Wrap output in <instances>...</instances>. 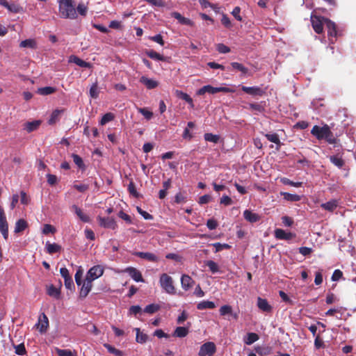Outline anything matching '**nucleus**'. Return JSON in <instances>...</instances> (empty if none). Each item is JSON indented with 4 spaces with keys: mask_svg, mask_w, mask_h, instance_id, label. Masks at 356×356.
Segmentation results:
<instances>
[{
    "mask_svg": "<svg viewBox=\"0 0 356 356\" xmlns=\"http://www.w3.org/2000/svg\"><path fill=\"white\" fill-rule=\"evenodd\" d=\"M88 8L83 3H79L77 6L72 0H59L58 11L61 18L76 19L78 14L83 17L87 15Z\"/></svg>",
    "mask_w": 356,
    "mask_h": 356,
    "instance_id": "f257e3e1",
    "label": "nucleus"
},
{
    "mask_svg": "<svg viewBox=\"0 0 356 356\" xmlns=\"http://www.w3.org/2000/svg\"><path fill=\"white\" fill-rule=\"evenodd\" d=\"M159 282L163 289L169 294L175 293V288L173 285L172 278L167 273H163L160 276Z\"/></svg>",
    "mask_w": 356,
    "mask_h": 356,
    "instance_id": "f03ea898",
    "label": "nucleus"
},
{
    "mask_svg": "<svg viewBox=\"0 0 356 356\" xmlns=\"http://www.w3.org/2000/svg\"><path fill=\"white\" fill-rule=\"evenodd\" d=\"M220 92L228 93V92H234V90L233 89H232L230 88H227V87H213L211 85H207V86H204L203 87L200 88L197 92V95H203L206 92H208L210 94H215V93Z\"/></svg>",
    "mask_w": 356,
    "mask_h": 356,
    "instance_id": "7ed1b4c3",
    "label": "nucleus"
},
{
    "mask_svg": "<svg viewBox=\"0 0 356 356\" xmlns=\"http://www.w3.org/2000/svg\"><path fill=\"white\" fill-rule=\"evenodd\" d=\"M104 272V268L101 265H96L90 268L87 272L86 279L90 280V282H93L97 278L100 277Z\"/></svg>",
    "mask_w": 356,
    "mask_h": 356,
    "instance_id": "20e7f679",
    "label": "nucleus"
},
{
    "mask_svg": "<svg viewBox=\"0 0 356 356\" xmlns=\"http://www.w3.org/2000/svg\"><path fill=\"white\" fill-rule=\"evenodd\" d=\"M216 352V346L213 342L208 341L200 346L199 356H212Z\"/></svg>",
    "mask_w": 356,
    "mask_h": 356,
    "instance_id": "39448f33",
    "label": "nucleus"
},
{
    "mask_svg": "<svg viewBox=\"0 0 356 356\" xmlns=\"http://www.w3.org/2000/svg\"><path fill=\"white\" fill-rule=\"evenodd\" d=\"M325 24L327 29L329 40L331 43H334L337 37V26L334 22L327 18H323Z\"/></svg>",
    "mask_w": 356,
    "mask_h": 356,
    "instance_id": "423d86ee",
    "label": "nucleus"
},
{
    "mask_svg": "<svg viewBox=\"0 0 356 356\" xmlns=\"http://www.w3.org/2000/svg\"><path fill=\"white\" fill-rule=\"evenodd\" d=\"M97 220L99 225L106 229H115L118 226L115 219L112 217H102L99 216Z\"/></svg>",
    "mask_w": 356,
    "mask_h": 356,
    "instance_id": "0eeeda50",
    "label": "nucleus"
},
{
    "mask_svg": "<svg viewBox=\"0 0 356 356\" xmlns=\"http://www.w3.org/2000/svg\"><path fill=\"white\" fill-rule=\"evenodd\" d=\"M0 232L5 240L8 238V223L3 209L0 206Z\"/></svg>",
    "mask_w": 356,
    "mask_h": 356,
    "instance_id": "6e6552de",
    "label": "nucleus"
},
{
    "mask_svg": "<svg viewBox=\"0 0 356 356\" xmlns=\"http://www.w3.org/2000/svg\"><path fill=\"white\" fill-rule=\"evenodd\" d=\"M329 127H330L327 124H325L323 127L314 125L311 130V134L313 136H314L318 140H323L325 137L326 133Z\"/></svg>",
    "mask_w": 356,
    "mask_h": 356,
    "instance_id": "1a4fd4ad",
    "label": "nucleus"
},
{
    "mask_svg": "<svg viewBox=\"0 0 356 356\" xmlns=\"http://www.w3.org/2000/svg\"><path fill=\"white\" fill-rule=\"evenodd\" d=\"M324 17L318 16H312L311 22L312 27L316 33H321L323 31V24H325Z\"/></svg>",
    "mask_w": 356,
    "mask_h": 356,
    "instance_id": "9d476101",
    "label": "nucleus"
},
{
    "mask_svg": "<svg viewBox=\"0 0 356 356\" xmlns=\"http://www.w3.org/2000/svg\"><path fill=\"white\" fill-rule=\"evenodd\" d=\"M35 326L40 333H44L47 332L49 327V319L44 313H42L40 315L38 322L36 323Z\"/></svg>",
    "mask_w": 356,
    "mask_h": 356,
    "instance_id": "9b49d317",
    "label": "nucleus"
},
{
    "mask_svg": "<svg viewBox=\"0 0 356 356\" xmlns=\"http://www.w3.org/2000/svg\"><path fill=\"white\" fill-rule=\"evenodd\" d=\"M241 90L244 92H245L248 95H250L252 96L261 97L266 93L264 90H263L262 88H261L260 87H258V86L248 87V86H242Z\"/></svg>",
    "mask_w": 356,
    "mask_h": 356,
    "instance_id": "f8f14e48",
    "label": "nucleus"
},
{
    "mask_svg": "<svg viewBox=\"0 0 356 356\" xmlns=\"http://www.w3.org/2000/svg\"><path fill=\"white\" fill-rule=\"evenodd\" d=\"M92 287V282L85 278L79 290V298L84 299L90 292Z\"/></svg>",
    "mask_w": 356,
    "mask_h": 356,
    "instance_id": "ddd939ff",
    "label": "nucleus"
},
{
    "mask_svg": "<svg viewBox=\"0 0 356 356\" xmlns=\"http://www.w3.org/2000/svg\"><path fill=\"white\" fill-rule=\"evenodd\" d=\"M125 273H127L129 276L136 282H144L145 280L142 276L141 273L134 267H128L124 269V270Z\"/></svg>",
    "mask_w": 356,
    "mask_h": 356,
    "instance_id": "4468645a",
    "label": "nucleus"
},
{
    "mask_svg": "<svg viewBox=\"0 0 356 356\" xmlns=\"http://www.w3.org/2000/svg\"><path fill=\"white\" fill-rule=\"evenodd\" d=\"M133 255L152 262H157L159 261L158 257L152 252H135L133 253Z\"/></svg>",
    "mask_w": 356,
    "mask_h": 356,
    "instance_id": "2eb2a0df",
    "label": "nucleus"
},
{
    "mask_svg": "<svg viewBox=\"0 0 356 356\" xmlns=\"http://www.w3.org/2000/svg\"><path fill=\"white\" fill-rule=\"evenodd\" d=\"M295 234L291 232H286L282 229H276L275 231V236L280 240H291L295 237Z\"/></svg>",
    "mask_w": 356,
    "mask_h": 356,
    "instance_id": "dca6fc26",
    "label": "nucleus"
},
{
    "mask_svg": "<svg viewBox=\"0 0 356 356\" xmlns=\"http://www.w3.org/2000/svg\"><path fill=\"white\" fill-rule=\"evenodd\" d=\"M69 62L75 63L76 65L81 67L92 68V65L90 63L86 62L74 55L70 56Z\"/></svg>",
    "mask_w": 356,
    "mask_h": 356,
    "instance_id": "f3484780",
    "label": "nucleus"
},
{
    "mask_svg": "<svg viewBox=\"0 0 356 356\" xmlns=\"http://www.w3.org/2000/svg\"><path fill=\"white\" fill-rule=\"evenodd\" d=\"M257 307L264 312H271L273 309L272 306L268 303L267 300L260 297L257 298Z\"/></svg>",
    "mask_w": 356,
    "mask_h": 356,
    "instance_id": "a211bd4d",
    "label": "nucleus"
},
{
    "mask_svg": "<svg viewBox=\"0 0 356 356\" xmlns=\"http://www.w3.org/2000/svg\"><path fill=\"white\" fill-rule=\"evenodd\" d=\"M140 82L145 86V87L149 89H154L159 86V82L152 79H149L145 76H143L140 78Z\"/></svg>",
    "mask_w": 356,
    "mask_h": 356,
    "instance_id": "6ab92c4d",
    "label": "nucleus"
},
{
    "mask_svg": "<svg viewBox=\"0 0 356 356\" xmlns=\"http://www.w3.org/2000/svg\"><path fill=\"white\" fill-rule=\"evenodd\" d=\"M339 206V201L335 199H332L325 203H322L321 207L325 211L329 212H333Z\"/></svg>",
    "mask_w": 356,
    "mask_h": 356,
    "instance_id": "aec40b11",
    "label": "nucleus"
},
{
    "mask_svg": "<svg viewBox=\"0 0 356 356\" xmlns=\"http://www.w3.org/2000/svg\"><path fill=\"white\" fill-rule=\"evenodd\" d=\"M172 17L175 18L179 21V22L181 24L183 25H187L190 26H193V22L190 19L183 17L178 12H173L171 13Z\"/></svg>",
    "mask_w": 356,
    "mask_h": 356,
    "instance_id": "412c9836",
    "label": "nucleus"
},
{
    "mask_svg": "<svg viewBox=\"0 0 356 356\" xmlns=\"http://www.w3.org/2000/svg\"><path fill=\"white\" fill-rule=\"evenodd\" d=\"M28 226L29 225L27 221L23 218H21L15 222L14 232L15 234L21 233L24 232L28 227Z\"/></svg>",
    "mask_w": 356,
    "mask_h": 356,
    "instance_id": "4be33fe9",
    "label": "nucleus"
},
{
    "mask_svg": "<svg viewBox=\"0 0 356 356\" xmlns=\"http://www.w3.org/2000/svg\"><path fill=\"white\" fill-rule=\"evenodd\" d=\"M243 217L247 221L252 223L256 222L260 220V216L257 213H253L249 210L244 211Z\"/></svg>",
    "mask_w": 356,
    "mask_h": 356,
    "instance_id": "5701e85b",
    "label": "nucleus"
},
{
    "mask_svg": "<svg viewBox=\"0 0 356 356\" xmlns=\"http://www.w3.org/2000/svg\"><path fill=\"white\" fill-rule=\"evenodd\" d=\"M45 248L47 253L53 254L54 253L59 252L61 250L62 247L57 243H50L47 241L45 245Z\"/></svg>",
    "mask_w": 356,
    "mask_h": 356,
    "instance_id": "b1692460",
    "label": "nucleus"
},
{
    "mask_svg": "<svg viewBox=\"0 0 356 356\" xmlns=\"http://www.w3.org/2000/svg\"><path fill=\"white\" fill-rule=\"evenodd\" d=\"M72 209L74 211L75 213L77 215V216L81 221H83V222H90V217L87 214L84 213L81 209H80L75 204L72 205Z\"/></svg>",
    "mask_w": 356,
    "mask_h": 356,
    "instance_id": "393cba45",
    "label": "nucleus"
},
{
    "mask_svg": "<svg viewBox=\"0 0 356 356\" xmlns=\"http://www.w3.org/2000/svg\"><path fill=\"white\" fill-rule=\"evenodd\" d=\"M181 283L182 288L187 291L192 287L193 281L189 275H183L181 278Z\"/></svg>",
    "mask_w": 356,
    "mask_h": 356,
    "instance_id": "a878e982",
    "label": "nucleus"
},
{
    "mask_svg": "<svg viewBox=\"0 0 356 356\" xmlns=\"http://www.w3.org/2000/svg\"><path fill=\"white\" fill-rule=\"evenodd\" d=\"M146 54L148 57H149L152 59L156 60H161V61H168L169 58L165 57L163 55H161L160 54L157 53L154 50H148L146 51Z\"/></svg>",
    "mask_w": 356,
    "mask_h": 356,
    "instance_id": "bb28decb",
    "label": "nucleus"
},
{
    "mask_svg": "<svg viewBox=\"0 0 356 356\" xmlns=\"http://www.w3.org/2000/svg\"><path fill=\"white\" fill-rule=\"evenodd\" d=\"M47 293L49 296L53 297V298L58 300L60 298V288H56L53 284H51L47 288Z\"/></svg>",
    "mask_w": 356,
    "mask_h": 356,
    "instance_id": "cd10ccee",
    "label": "nucleus"
},
{
    "mask_svg": "<svg viewBox=\"0 0 356 356\" xmlns=\"http://www.w3.org/2000/svg\"><path fill=\"white\" fill-rule=\"evenodd\" d=\"M65 111V109H56L54 110L49 120V124H55L57 121L60 119V115L61 113H63Z\"/></svg>",
    "mask_w": 356,
    "mask_h": 356,
    "instance_id": "c85d7f7f",
    "label": "nucleus"
},
{
    "mask_svg": "<svg viewBox=\"0 0 356 356\" xmlns=\"http://www.w3.org/2000/svg\"><path fill=\"white\" fill-rule=\"evenodd\" d=\"M280 194L285 200L289 202H298L301 200L300 196L297 194H291L287 192H281Z\"/></svg>",
    "mask_w": 356,
    "mask_h": 356,
    "instance_id": "c756f323",
    "label": "nucleus"
},
{
    "mask_svg": "<svg viewBox=\"0 0 356 356\" xmlns=\"http://www.w3.org/2000/svg\"><path fill=\"white\" fill-rule=\"evenodd\" d=\"M216 305L213 302L209 300H203L199 302L197 305V309L203 310L207 309H214Z\"/></svg>",
    "mask_w": 356,
    "mask_h": 356,
    "instance_id": "7c9ffc66",
    "label": "nucleus"
},
{
    "mask_svg": "<svg viewBox=\"0 0 356 356\" xmlns=\"http://www.w3.org/2000/svg\"><path fill=\"white\" fill-rule=\"evenodd\" d=\"M40 120H34L32 122H28L25 124V129L27 131V132L31 133L35 130H36L40 124Z\"/></svg>",
    "mask_w": 356,
    "mask_h": 356,
    "instance_id": "2f4dec72",
    "label": "nucleus"
},
{
    "mask_svg": "<svg viewBox=\"0 0 356 356\" xmlns=\"http://www.w3.org/2000/svg\"><path fill=\"white\" fill-rule=\"evenodd\" d=\"M188 334V329L187 327H177L175 329L172 335H173V337L183 338V337H185L186 336H187Z\"/></svg>",
    "mask_w": 356,
    "mask_h": 356,
    "instance_id": "473e14b6",
    "label": "nucleus"
},
{
    "mask_svg": "<svg viewBox=\"0 0 356 356\" xmlns=\"http://www.w3.org/2000/svg\"><path fill=\"white\" fill-rule=\"evenodd\" d=\"M134 330L136 332V340L138 343H144L147 341L148 336L146 334L141 332L140 328L136 327Z\"/></svg>",
    "mask_w": 356,
    "mask_h": 356,
    "instance_id": "72a5a7b5",
    "label": "nucleus"
},
{
    "mask_svg": "<svg viewBox=\"0 0 356 356\" xmlns=\"http://www.w3.org/2000/svg\"><path fill=\"white\" fill-rule=\"evenodd\" d=\"M56 88L51 86H46L38 89V93L41 95H48L54 93Z\"/></svg>",
    "mask_w": 356,
    "mask_h": 356,
    "instance_id": "f704fd0d",
    "label": "nucleus"
},
{
    "mask_svg": "<svg viewBox=\"0 0 356 356\" xmlns=\"http://www.w3.org/2000/svg\"><path fill=\"white\" fill-rule=\"evenodd\" d=\"M330 161L334 165L338 167L339 168H341L344 165V161L341 157L337 156H330Z\"/></svg>",
    "mask_w": 356,
    "mask_h": 356,
    "instance_id": "c9c22d12",
    "label": "nucleus"
},
{
    "mask_svg": "<svg viewBox=\"0 0 356 356\" xmlns=\"http://www.w3.org/2000/svg\"><path fill=\"white\" fill-rule=\"evenodd\" d=\"M19 47L22 48L29 47V48H31V49H35L36 48V42L33 39H26L20 42Z\"/></svg>",
    "mask_w": 356,
    "mask_h": 356,
    "instance_id": "e433bc0d",
    "label": "nucleus"
},
{
    "mask_svg": "<svg viewBox=\"0 0 356 356\" xmlns=\"http://www.w3.org/2000/svg\"><path fill=\"white\" fill-rule=\"evenodd\" d=\"M56 353L58 356H76V351H71L69 349H60L56 348Z\"/></svg>",
    "mask_w": 356,
    "mask_h": 356,
    "instance_id": "4c0bfd02",
    "label": "nucleus"
},
{
    "mask_svg": "<svg viewBox=\"0 0 356 356\" xmlns=\"http://www.w3.org/2000/svg\"><path fill=\"white\" fill-rule=\"evenodd\" d=\"M204 138L206 141L212 142L213 143H218L220 140V136L218 135L213 134L211 133L204 134Z\"/></svg>",
    "mask_w": 356,
    "mask_h": 356,
    "instance_id": "58836bf2",
    "label": "nucleus"
},
{
    "mask_svg": "<svg viewBox=\"0 0 356 356\" xmlns=\"http://www.w3.org/2000/svg\"><path fill=\"white\" fill-rule=\"evenodd\" d=\"M265 137L270 142L277 145L278 146L281 145V142L279 138L278 134H266Z\"/></svg>",
    "mask_w": 356,
    "mask_h": 356,
    "instance_id": "ea45409f",
    "label": "nucleus"
},
{
    "mask_svg": "<svg viewBox=\"0 0 356 356\" xmlns=\"http://www.w3.org/2000/svg\"><path fill=\"white\" fill-rule=\"evenodd\" d=\"M15 348V353L18 355H24L26 354V350L24 343L18 345L13 344Z\"/></svg>",
    "mask_w": 356,
    "mask_h": 356,
    "instance_id": "a19ab883",
    "label": "nucleus"
},
{
    "mask_svg": "<svg viewBox=\"0 0 356 356\" xmlns=\"http://www.w3.org/2000/svg\"><path fill=\"white\" fill-rule=\"evenodd\" d=\"M259 339V335L254 332H250L247 334V337L245 339V343L247 345H250Z\"/></svg>",
    "mask_w": 356,
    "mask_h": 356,
    "instance_id": "79ce46f5",
    "label": "nucleus"
},
{
    "mask_svg": "<svg viewBox=\"0 0 356 356\" xmlns=\"http://www.w3.org/2000/svg\"><path fill=\"white\" fill-rule=\"evenodd\" d=\"M324 140H325L329 144H336L337 142V138L334 136L330 127L326 133Z\"/></svg>",
    "mask_w": 356,
    "mask_h": 356,
    "instance_id": "37998d69",
    "label": "nucleus"
},
{
    "mask_svg": "<svg viewBox=\"0 0 356 356\" xmlns=\"http://www.w3.org/2000/svg\"><path fill=\"white\" fill-rule=\"evenodd\" d=\"M160 309V306L156 304H150L147 305L144 309V312L152 314Z\"/></svg>",
    "mask_w": 356,
    "mask_h": 356,
    "instance_id": "c03bdc74",
    "label": "nucleus"
},
{
    "mask_svg": "<svg viewBox=\"0 0 356 356\" xmlns=\"http://www.w3.org/2000/svg\"><path fill=\"white\" fill-rule=\"evenodd\" d=\"M231 65L233 67V69L240 71L243 74H247L248 72V69L246 67H245L243 65H242L239 63L232 62L231 63Z\"/></svg>",
    "mask_w": 356,
    "mask_h": 356,
    "instance_id": "a18cd8bd",
    "label": "nucleus"
},
{
    "mask_svg": "<svg viewBox=\"0 0 356 356\" xmlns=\"http://www.w3.org/2000/svg\"><path fill=\"white\" fill-rule=\"evenodd\" d=\"M114 118H115V115H114L113 113H107L104 114L102 116V119H101V120L99 122V124L101 125H104L106 123L113 120Z\"/></svg>",
    "mask_w": 356,
    "mask_h": 356,
    "instance_id": "49530a36",
    "label": "nucleus"
},
{
    "mask_svg": "<svg viewBox=\"0 0 356 356\" xmlns=\"http://www.w3.org/2000/svg\"><path fill=\"white\" fill-rule=\"evenodd\" d=\"M72 157L73 159L74 163L81 169L85 168V165L82 158L76 154H72Z\"/></svg>",
    "mask_w": 356,
    "mask_h": 356,
    "instance_id": "de8ad7c7",
    "label": "nucleus"
},
{
    "mask_svg": "<svg viewBox=\"0 0 356 356\" xmlns=\"http://www.w3.org/2000/svg\"><path fill=\"white\" fill-rule=\"evenodd\" d=\"M104 347L108 350V351L111 353L114 354L116 356H122L123 353L122 351L116 349L115 347L112 346L110 344L106 343L104 344Z\"/></svg>",
    "mask_w": 356,
    "mask_h": 356,
    "instance_id": "09e8293b",
    "label": "nucleus"
},
{
    "mask_svg": "<svg viewBox=\"0 0 356 356\" xmlns=\"http://www.w3.org/2000/svg\"><path fill=\"white\" fill-rule=\"evenodd\" d=\"M206 266L209 267V270L213 273H217L219 271V268H218V264L212 260L207 261Z\"/></svg>",
    "mask_w": 356,
    "mask_h": 356,
    "instance_id": "8fccbe9b",
    "label": "nucleus"
},
{
    "mask_svg": "<svg viewBox=\"0 0 356 356\" xmlns=\"http://www.w3.org/2000/svg\"><path fill=\"white\" fill-rule=\"evenodd\" d=\"M219 312L221 316L232 314V308L230 305H225L220 308Z\"/></svg>",
    "mask_w": 356,
    "mask_h": 356,
    "instance_id": "3c124183",
    "label": "nucleus"
},
{
    "mask_svg": "<svg viewBox=\"0 0 356 356\" xmlns=\"http://www.w3.org/2000/svg\"><path fill=\"white\" fill-rule=\"evenodd\" d=\"M6 8L10 13H19L23 10L22 7H21L20 6L15 4V3H12V4L8 3V7H7Z\"/></svg>",
    "mask_w": 356,
    "mask_h": 356,
    "instance_id": "603ef678",
    "label": "nucleus"
},
{
    "mask_svg": "<svg viewBox=\"0 0 356 356\" xmlns=\"http://www.w3.org/2000/svg\"><path fill=\"white\" fill-rule=\"evenodd\" d=\"M281 182L284 185H289L294 187H300L302 186V182H294L286 177L282 178Z\"/></svg>",
    "mask_w": 356,
    "mask_h": 356,
    "instance_id": "864d4df0",
    "label": "nucleus"
},
{
    "mask_svg": "<svg viewBox=\"0 0 356 356\" xmlns=\"http://www.w3.org/2000/svg\"><path fill=\"white\" fill-rule=\"evenodd\" d=\"M128 191L134 197H138L139 193L137 192L135 184L133 181H131L128 185Z\"/></svg>",
    "mask_w": 356,
    "mask_h": 356,
    "instance_id": "5fc2aeb1",
    "label": "nucleus"
},
{
    "mask_svg": "<svg viewBox=\"0 0 356 356\" xmlns=\"http://www.w3.org/2000/svg\"><path fill=\"white\" fill-rule=\"evenodd\" d=\"M213 245L216 248V252L222 251V250L225 249L228 250L231 248V246L227 243H215L213 244Z\"/></svg>",
    "mask_w": 356,
    "mask_h": 356,
    "instance_id": "6e6d98bb",
    "label": "nucleus"
},
{
    "mask_svg": "<svg viewBox=\"0 0 356 356\" xmlns=\"http://www.w3.org/2000/svg\"><path fill=\"white\" fill-rule=\"evenodd\" d=\"M90 95L92 98L96 99L99 96V90L97 83H93L90 88Z\"/></svg>",
    "mask_w": 356,
    "mask_h": 356,
    "instance_id": "4d7b16f0",
    "label": "nucleus"
},
{
    "mask_svg": "<svg viewBox=\"0 0 356 356\" xmlns=\"http://www.w3.org/2000/svg\"><path fill=\"white\" fill-rule=\"evenodd\" d=\"M176 94L179 98H180L183 100H185L187 103L191 102L192 98L188 94H186L181 90H177Z\"/></svg>",
    "mask_w": 356,
    "mask_h": 356,
    "instance_id": "13d9d810",
    "label": "nucleus"
},
{
    "mask_svg": "<svg viewBox=\"0 0 356 356\" xmlns=\"http://www.w3.org/2000/svg\"><path fill=\"white\" fill-rule=\"evenodd\" d=\"M165 258L168 259H172L177 262H181L183 257L175 253H168L165 255Z\"/></svg>",
    "mask_w": 356,
    "mask_h": 356,
    "instance_id": "bf43d9fd",
    "label": "nucleus"
},
{
    "mask_svg": "<svg viewBox=\"0 0 356 356\" xmlns=\"http://www.w3.org/2000/svg\"><path fill=\"white\" fill-rule=\"evenodd\" d=\"M216 49L221 54H227L230 51V48L222 43L218 44Z\"/></svg>",
    "mask_w": 356,
    "mask_h": 356,
    "instance_id": "052dcab7",
    "label": "nucleus"
},
{
    "mask_svg": "<svg viewBox=\"0 0 356 356\" xmlns=\"http://www.w3.org/2000/svg\"><path fill=\"white\" fill-rule=\"evenodd\" d=\"M232 203H233V201H232V198L226 195H222V197L220 198V204H223L225 206H229V205L232 204Z\"/></svg>",
    "mask_w": 356,
    "mask_h": 356,
    "instance_id": "680f3d73",
    "label": "nucleus"
},
{
    "mask_svg": "<svg viewBox=\"0 0 356 356\" xmlns=\"http://www.w3.org/2000/svg\"><path fill=\"white\" fill-rule=\"evenodd\" d=\"M56 232V229L54 226L49 224H45L44 225L42 233L44 234H48L49 233L54 234Z\"/></svg>",
    "mask_w": 356,
    "mask_h": 356,
    "instance_id": "e2e57ef3",
    "label": "nucleus"
},
{
    "mask_svg": "<svg viewBox=\"0 0 356 356\" xmlns=\"http://www.w3.org/2000/svg\"><path fill=\"white\" fill-rule=\"evenodd\" d=\"M118 216H119V218H120L122 220H124V221H126V222H127L128 224H131L132 223L131 217L129 215H128L126 213H124V211H120L118 213Z\"/></svg>",
    "mask_w": 356,
    "mask_h": 356,
    "instance_id": "0e129e2a",
    "label": "nucleus"
},
{
    "mask_svg": "<svg viewBox=\"0 0 356 356\" xmlns=\"http://www.w3.org/2000/svg\"><path fill=\"white\" fill-rule=\"evenodd\" d=\"M139 113H140L145 119L150 120L153 116V113L147 110L145 108H139L138 109Z\"/></svg>",
    "mask_w": 356,
    "mask_h": 356,
    "instance_id": "69168bd1",
    "label": "nucleus"
},
{
    "mask_svg": "<svg viewBox=\"0 0 356 356\" xmlns=\"http://www.w3.org/2000/svg\"><path fill=\"white\" fill-rule=\"evenodd\" d=\"M240 13H241V8L238 7V6H236L235 7L232 12V15L234 17V18L239 21V22H241L243 20L241 16L240 15Z\"/></svg>",
    "mask_w": 356,
    "mask_h": 356,
    "instance_id": "338daca9",
    "label": "nucleus"
},
{
    "mask_svg": "<svg viewBox=\"0 0 356 356\" xmlns=\"http://www.w3.org/2000/svg\"><path fill=\"white\" fill-rule=\"evenodd\" d=\"M142 312V309L139 305H133L130 307L129 312L130 314H134L136 316L138 314H140Z\"/></svg>",
    "mask_w": 356,
    "mask_h": 356,
    "instance_id": "774afa93",
    "label": "nucleus"
}]
</instances>
